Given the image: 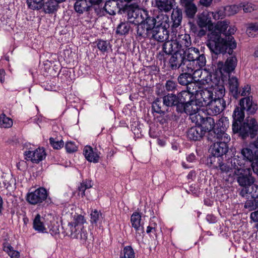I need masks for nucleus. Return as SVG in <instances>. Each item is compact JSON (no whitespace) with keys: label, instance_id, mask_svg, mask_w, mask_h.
<instances>
[{"label":"nucleus","instance_id":"f257e3e1","mask_svg":"<svg viewBox=\"0 0 258 258\" xmlns=\"http://www.w3.org/2000/svg\"><path fill=\"white\" fill-rule=\"evenodd\" d=\"M227 20L217 22L214 29L209 35L207 46L211 52L216 54L227 52L231 54L233 50L236 47V43L232 36L236 31L235 26H229Z\"/></svg>","mask_w":258,"mask_h":258},{"label":"nucleus","instance_id":"f03ea898","mask_svg":"<svg viewBox=\"0 0 258 258\" xmlns=\"http://www.w3.org/2000/svg\"><path fill=\"white\" fill-rule=\"evenodd\" d=\"M232 116V130L234 133H239L243 139L249 136L251 138L255 136L258 131V124L254 118L247 117L243 123L239 125L244 118V110L241 106L235 108Z\"/></svg>","mask_w":258,"mask_h":258},{"label":"nucleus","instance_id":"7ed1b4c3","mask_svg":"<svg viewBox=\"0 0 258 258\" xmlns=\"http://www.w3.org/2000/svg\"><path fill=\"white\" fill-rule=\"evenodd\" d=\"M86 220L81 215H75L73 221L69 223L67 228V233L73 238L80 239L85 241L88 233L84 228Z\"/></svg>","mask_w":258,"mask_h":258},{"label":"nucleus","instance_id":"20e7f679","mask_svg":"<svg viewBox=\"0 0 258 258\" xmlns=\"http://www.w3.org/2000/svg\"><path fill=\"white\" fill-rule=\"evenodd\" d=\"M214 139L219 140H214L215 143L211 146V152L214 158L221 157L225 154L228 151L227 143L230 141V137L228 135H224L223 137H215Z\"/></svg>","mask_w":258,"mask_h":258},{"label":"nucleus","instance_id":"39448f33","mask_svg":"<svg viewBox=\"0 0 258 258\" xmlns=\"http://www.w3.org/2000/svg\"><path fill=\"white\" fill-rule=\"evenodd\" d=\"M48 196L46 190L43 187H39L34 191L27 193L26 200L32 205H39L43 202Z\"/></svg>","mask_w":258,"mask_h":258},{"label":"nucleus","instance_id":"423d86ee","mask_svg":"<svg viewBox=\"0 0 258 258\" xmlns=\"http://www.w3.org/2000/svg\"><path fill=\"white\" fill-rule=\"evenodd\" d=\"M137 5H135V9L128 13L130 22L135 25L143 24L145 20L147 19L148 12L144 9L138 8Z\"/></svg>","mask_w":258,"mask_h":258},{"label":"nucleus","instance_id":"0eeeda50","mask_svg":"<svg viewBox=\"0 0 258 258\" xmlns=\"http://www.w3.org/2000/svg\"><path fill=\"white\" fill-rule=\"evenodd\" d=\"M207 114L216 116L220 114L226 107V102L224 99H214L213 101L206 105Z\"/></svg>","mask_w":258,"mask_h":258},{"label":"nucleus","instance_id":"6e6552de","mask_svg":"<svg viewBox=\"0 0 258 258\" xmlns=\"http://www.w3.org/2000/svg\"><path fill=\"white\" fill-rule=\"evenodd\" d=\"M239 174H234L237 176V182L241 186H247L251 185L254 182V178L251 176V169L246 168Z\"/></svg>","mask_w":258,"mask_h":258},{"label":"nucleus","instance_id":"1a4fd4ad","mask_svg":"<svg viewBox=\"0 0 258 258\" xmlns=\"http://www.w3.org/2000/svg\"><path fill=\"white\" fill-rule=\"evenodd\" d=\"M184 60L185 57L183 54L179 52H176L169 59V67L172 70H176L180 68L182 72L185 71L186 68L184 64Z\"/></svg>","mask_w":258,"mask_h":258},{"label":"nucleus","instance_id":"9d476101","mask_svg":"<svg viewBox=\"0 0 258 258\" xmlns=\"http://www.w3.org/2000/svg\"><path fill=\"white\" fill-rule=\"evenodd\" d=\"M196 98L202 106H206L214 99L211 89H202L197 93Z\"/></svg>","mask_w":258,"mask_h":258},{"label":"nucleus","instance_id":"9b49d317","mask_svg":"<svg viewBox=\"0 0 258 258\" xmlns=\"http://www.w3.org/2000/svg\"><path fill=\"white\" fill-rule=\"evenodd\" d=\"M24 155L27 160H31L35 163H38L46 157V153L43 148H38L34 151H26Z\"/></svg>","mask_w":258,"mask_h":258},{"label":"nucleus","instance_id":"f8f14e48","mask_svg":"<svg viewBox=\"0 0 258 258\" xmlns=\"http://www.w3.org/2000/svg\"><path fill=\"white\" fill-rule=\"evenodd\" d=\"M185 105V113L190 115L192 121H196V116L199 114L198 112L200 111V107L202 106L198 102L197 99L196 100L193 99L188 102H186Z\"/></svg>","mask_w":258,"mask_h":258},{"label":"nucleus","instance_id":"ddd939ff","mask_svg":"<svg viewBox=\"0 0 258 258\" xmlns=\"http://www.w3.org/2000/svg\"><path fill=\"white\" fill-rule=\"evenodd\" d=\"M216 127L213 131L215 137H223L224 135H228L226 131L229 125V119L227 117H221L216 124Z\"/></svg>","mask_w":258,"mask_h":258},{"label":"nucleus","instance_id":"4468645a","mask_svg":"<svg viewBox=\"0 0 258 258\" xmlns=\"http://www.w3.org/2000/svg\"><path fill=\"white\" fill-rule=\"evenodd\" d=\"M190 74L192 73V77L193 80L200 81L201 84H209L212 80L211 77L208 74V73L205 71L203 72L202 68H196L192 69L191 71H188Z\"/></svg>","mask_w":258,"mask_h":258},{"label":"nucleus","instance_id":"2eb2a0df","mask_svg":"<svg viewBox=\"0 0 258 258\" xmlns=\"http://www.w3.org/2000/svg\"><path fill=\"white\" fill-rule=\"evenodd\" d=\"M243 110H246L248 114H253L258 109L256 103L252 101V98L250 97H244L240 100L239 103Z\"/></svg>","mask_w":258,"mask_h":258},{"label":"nucleus","instance_id":"dca6fc26","mask_svg":"<svg viewBox=\"0 0 258 258\" xmlns=\"http://www.w3.org/2000/svg\"><path fill=\"white\" fill-rule=\"evenodd\" d=\"M169 37V31L167 28L156 27L152 30L150 39H154L158 42H164Z\"/></svg>","mask_w":258,"mask_h":258},{"label":"nucleus","instance_id":"f3484780","mask_svg":"<svg viewBox=\"0 0 258 258\" xmlns=\"http://www.w3.org/2000/svg\"><path fill=\"white\" fill-rule=\"evenodd\" d=\"M245 161L244 159L238 156H234L228 159V163L230 164L233 171V174H239L241 171L246 169L245 168Z\"/></svg>","mask_w":258,"mask_h":258},{"label":"nucleus","instance_id":"a211bd4d","mask_svg":"<svg viewBox=\"0 0 258 258\" xmlns=\"http://www.w3.org/2000/svg\"><path fill=\"white\" fill-rule=\"evenodd\" d=\"M196 122H200L201 124L202 127L204 130L207 131L211 132L214 130L215 126V123L214 119L211 117H203L200 114H198L196 116Z\"/></svg>","mask_w":258,"mask_h":258},{"label":"nucleus","instance_id":"6ab92c4d","mask_svg":"<svg viewBox=\"0 0 258 258\" xmlns=\"http://www.w3.org/2000/svg\"><path fill=\"white\" fill-rule=\"evenodd\" d=\"M206 133V130L202 126L196 125L189 128L187 131V137L194 141L200 140Z\"/></svg>","mask_w":258,"mask_h":258},{"label":"nucleus","instance_id":"aec40b11","mask_svg":"<svg viewBox=\"0 0 258 258\" xmlns=\"http://www.w3.org/2000/svg\"><path fill=\"white\" fill-rule=\"evenodd\" d=\"M237 59L235 56H230L228 57L224 64L222 63L221 66L219 67L222 74L226 73L229 74L233 72L237 66Z\"/></svg>","mask_w":258,"mask_h":258},{"label":"nucleus","instance_id":"412c9836","mask_svg":"<svg viewBox=\"0 0 258 258\" xmlns=\"http://www.w3.org/2000/svg\"><path fill=\"white\" fill-rule=\"evenodd\" d=\"M175 42L179 50H185L184 49L189 48L191 45L190 36L187 34H178L175 37Z\"/></svg>","mask_w":258,"mask_h":258},{"label":"nucleus","instance_id":"4be33fe9","mask_svg":"<svg viewBox=\"0 0 258 258\" xmlns=\"http://www.w3.org/2000/svg\"><path fill=\"white\" fill-rule=\"evenodd\" d=\"M211 91L213 94L214 93V99H224L223 97L225 94V89L224 86V83L222 80H218L216 83L211 85Z\"/></svg>","mask_w":258,"mask_h":258},{"label":"nucleus","instance_id":"5701e85b","mask_svg":"<svg viewBox=\"0 0 258 258\" xmlns=\"http://www.w3.org/2000/svg\"><path fill=\"white\" fill-rule=\"evenodd\" d=\"M241 153L243 157L242 159L251 162V166L253 171L258 175V165H255V153L253 154L251 149L246 148L241 150Z\"/></svg>","mask_w":258,"mask_h":258},{"label":"nucleus","instance_id":"b1692460","mask_svg":"<svg viewBox=\"0 0 258 258\" xmlns=\"http://www.w3.org/2000/svg\"><path fill=\"white\" fill-rule=\"evenodd\" d=\"M187 64V67H186L185 71H191L192 69H196V68H203L206 66V59L204 54L201 53L197 58H194L193 60L191 61Z\"/></svg>","mask_w":258,"mask_h":258},{"label":"nucleus","instance_id":"393cba45","mask_svg":"<svg viewBox=\"0 0 258 258\" xmlns=\"http://www.w3.org/2000/svg\"><path fill=\"white\" fill-rule=\"evenodd\" d=\"M201 54L199 49L196 47H190L184 50L183 54L185 57L184 64L186 67H187L189 62H191L194 58H197Z\"/></svg>","mask_w":258,"mask_h":258},{"label":"nucleus","instance_id":"a878e982","mask_svg":"<svg viewBox=\"0 0 258 258\" xmlns=\"http://www.w3.org/2000/svg\"><path fill=\"white\" fill-rule=\"evenodd\" d=\"M228 85L229 91L235 99L239 97V82L238 79L235 77H229Z\"/></svg>","mask_w":258,"mask_h":258},{"label":"nucleus","instance_id":"bb28decb","mask_svg":"<svg viewBox=\"0 0 258 258\" xmlns=\"http://www.w3.org/2000/svg\"><path fill=\"white\" fill-rule=\"evenodd\" d=\"M84 155L86 159L89 162L97 163L99 161V156L97 150L94 149L90 146H86L84 149Z\"/></svg>","mask_w":258,"mask_h":258},{"label":"nucleus","instance_id":"cd10ccee","mask_svg":"<svg viewBox=\"0 0 258 258\" xmlns=\"http://www.w3.org/2000/svg\"><path fill=\"white\" fill-rule=\"evenodd\" d=\"M171 19L172 21V33H174V29L179 27L182 21V13L181 10L178 8L173 9L171 14Z\"/></svg>","mask_w":258,"mask_h":258},{"label":"nucleus","instance_id":"c85d7f7f","mask_svg":"<svg viewBox=\"0 0 258 258\" xmlns=\"http://www.w3.org/2000/svg\"><path fill=\"white\" fill-rule=\"evenodd\" d=\"M141 214L137 212H134L131 217L132 226L136 232H143L144 231V227L141 222Z\"/></svg>","mask_w":258,"mask_h":258},{"label":"nucleus","instance_id":"c756f323","mask_svg":"<svg viewBox=\"0 0 258 258\" xmlns=\"http://www.w3.org/2000/svg\"><path fill=\"white\" fill-rule=\"evenodd\" d=\"M152 108L154 112L160 114L165 115L166 113H168L167 107L161 98H157L153 101Z\"/></svg>","mask_w":258,"mask_h":258},{"label":"nucleus","instance_id":"7c9ffc66","mask_svg":"<svg viewBox=\"0 0 258 258\" xmlns=\"http://www.w3.org/2000/svg\"><path fill=\"white\" fill-rule=\"evenodd\" d=\"M44 218L37 214L33 220V227L34 230L39 233H46L47 229L44 224Z\"/></svg>","mask_w":258,"mask_h":258},{"label":"nucleus","instance_id":"2f4dec72","mask_svg":"<svg viewBox=\"0 0 258 258\" xmlns=\"http://www.w3.org/2000/svg\"><path fill=\"white\" fill-rule=\"evenodd\" d=\"M162 49L166 54H171L180 50L177 46L175 40L166 41L162 46Z\"/></svg>","mask_w":258,"mask_h":258},{"label":"nucleus","instance_id":"473e14b6","mask_svg":"<svg viewBox=\"0 0 258 258\" xmlns=\"http://www.w3.org/2000/svg\"><path fill=\"white\" fill-rule=\"evenodd\" d=\"M137 36L140 39L148 38L151 39L152 30H150L143 24L137 25Z\"/></svg>","mask_w":258,"mask_h":258},{"label":"nucleus","instance_id":"72a5a7b5","mask_svg":"<svg viewBox=\"0 0 258 258\" xmlns=\"http://www.w3.org/2000/svg\"><path fill=\"white\" fill-rule=\"evenodd\" d=\"M105 11L110 15H114L117 11H119V3L115 0L106 2L104 7Z\"/></svg>","mask_w":258,"mask_h":258},{"label":"nucleus","instance_id":"f704fd0d","mask_svg":"<svg viewBox=\"0 0 258 258\" xmlns=\"http://www.w3.org/2000/svg\"><path fill=\"white\" fill-rule=\"evenodd\" d=\"M173 4L170 0H156V7L165 12H168L172 9Z\"/></svg>","mask_w":258,"mask_h":258},{"label":"nucleus","instance_id":"c9c22d12","mask_svg":"<svg viewBox=\"0 0 258 258\" xmlns=\"http://www.w3.org/2000/svg\"><path fill=\"white\" fill-rule=\"evenodd\" d=\"M162 99L165 105L167 107L168 112L169 111V109L172 108L174 105L177 104V102L176 95L172 93H169L164 96Z\"/></svg>","mask_w":258,"mask_h":258},{"label":"nucleus","instance_id":"e433bc0d","mask_svg":"<svg viewBox=\"0 0 258 258\" xmlns=\"http://www.w3.org/2000/svg\"><path fill=\"white\" fill-rule=\"evenodd\" d=\"M58 3L55 0H50L45 3H43V11L45 13H53L57 10Z\"/></svg>","mask_w":258,"mask_h":258},{"label":"nucleus","instance_id":"4c0bfd02","mask_svg":"<svg viewBox=\"0 0 258 258\" xmlns=\"http://www.w3.org/2000/svg\"><path fill=\"white\" fill-rule=\"evenodd\" d=\"M180 4L184 7L186 15L189 18H193L197 11L195 4L193 2L180 3Z\"/></svg>","mask_w":258,"mask_h":258},{"label":"nucleus","instance_id":"58836bf2","mask_svg":"<svg viewBox=\"0 0 258 258\" xmlns=\"http://www.w3.org/2000/svg\"><path fill=\"white\" fill-rule=\"evenodd\" d=\"M184 72L178 76L177 80L180 85L186 86L193 81V77L190 72Z\"/></svg>","mask_w":258,"mask_h":258},{"label":"nucleus","instance_id":"ea45409f","mask_svg":"<svg viewBox=\"0 0 258 258\" xmlns=\"http://www.w3.org/2000/svg\"><path fill=\"white\" fill-rule=\"evenodd\" d=\"M156 27L169 28V18L166 15H159L155 18Z\"/></svg>","mask_w":258,"mask_h":258},{"label":"nucleus","instance_id":"a19ab883","mask_svg":"<svg viewBox=\"0 0 258 258\" xmlns=\"http://www.w3.org/2000/svg\"><path fill=\"white\" fill-rule=\"evenodd\" d=\"M198 25L201 28H206L208 26L209 30L213 26L211 18L207 15H202L199 17Z\"/></svg>","mask_w":258,"mask_h":258},{"label":"nucleus","instance_id":"79ce46f5","mask_svg":"<svg viewBox=\"0 0 258 258\" xmlns=\"http://www.w3.org/2000/svg\"><path fill=\"white\" fill-rule=\"evenodd\" d=\"M177 101L181 102V103H185L188 102L190 100H192L194 98L190 93L186 90L182 91L176 96Z\"/></svg>","mask_w":258,"mask_h":258},{"label":"nucleus","instance_id":"37998d69","mask_svg":"<svg viewBox=\"0 0 258 258\" xmlns=\"http://www.w3.org/2000/svg\"><path fill=\"white\" fill-rule=\"evenodd\" d=\"M12 119L5 114L0 115V126L2 128H10L13 125Z\"/></svg>","mask_w":258,"mask_h":258},{"label":"nucleus","instance_id":"c03bdc74","mask_svg":"<svg viewBox=\"0 0 258 258\" xmlns=\"http://www.w3.org/2000/svg\"><path fill=\"white\" fill-rule=\"evenodd\" d=\"M130 24L127 22H121L117 26L116 33L121 35H125L129 32Z\"/></svg>","mask_w":258,"mask_h":258},{"label":"nucleus","instance_id":"a18cd8bd","mask_svg":"<svg viewBox=\"0 0 258 258\" xmlns=\"http://www.w3.org/2000/svg\"><path fill=\"white\" fill-rule=\"evenodd\" d=\"M258 31V23H250L247 25L246 34L249 37H254L255 32Z\"/></svg>","mask_w":258,"mask_h":258},{"label":"nucleus","instance_id":"49530a36","mask_svg":"<svg viewBox=\"0 0 258 258\" xmlns=\"http://www.w3.org/2000/svg\"><path fill=\"white\" fill-rule=\"evenodd\" d=\"M200 90H201V88L199 83L196 82L194 80L186 85V91L190 93L192 96H194V94L196 95Z\"/></svg>","mask_w":258,"mask_h":258},{"label":"nucleus","instance_id":"de8ad7c7","mask_svg":"<svg viewBox=\"0 0 258 258\" xmlns=\"http://www.w3.org/2000/svg\"><path fill=\"white\" fill-rule=\"evenodd\" d=\"M3 249L12 258H18L19 256V252L15 250L13 247L9 243L4 245Z\"/></svg>","mask_w":258,"mask_h":258},{"label":"nucleus","instance_id":"09e8293b","mask_svg":"<svg viewBox=\"0 0 258 258\" xmlns=\"http://www.w3.org/2000/svg\"><path fill=\"white\" fill-rule=\"evenodd\" d=\"M92 187L91 182L90 181H85L80 184L78 186V195L81 196L82 197L85 196V190L87 189L90 188Z\"/></svg>","mask_w":258,"mask_h":258},{"label":"nucleus","instance_id":"8fccbe9b","mask_svg":"<svg viewBox=\"0 0 258 258\" xmlns=\"http://www.w3.org/2000/svg\"><path fill=\"white\" fill-rule=\"evenodd\" d=\"M28 7L32 10H39L42 8L43 0H27Z\"/></svg>","mask_w":258,"mask_h":258},{"label":"nucleus","instance_id":"3c124183","mask_svg":"<svg viewBox=\"0 0 258 258\" xmlns=\"http://www.w3.org/2000/svg\"><path fill=\"white\" fill-rule=\"evenodd\" d=\"M91 222L92 224H97L100 223L103 218L102 213L96 210L92 211L91 213Z\"/></svg>","mask_w":258,"mask_h":258},{"label":"nucleus","instance_id":"603ef678","mask_svg":"<svg viewBox=\"0 0 258 258\" xmlns=\"http://www.w3.org/2000/svg\"><path fill=\"white\" fill-rule=\"evenodd\" d=\"M147 17L148 18H147V19L145 20L143 24L150 30H153L154 28L156 27L155 18L150 16L149 13L147 14Z\"/></svg>","mask_w":258,"mask_h":258},{"label":"nucleus","instance_id":"864d4df0","mask_svg":"<svg viewBox=\"0 0 258 258\" xmlns=\"http://www.w3.org/2000/svg\"><path fill=\"white\" fill-rule=\"evenodd\" d=\"M213 18L215 20L222 19L227 16L225 7L219 8L215 12H212Z\"/></svg>","mask_w":258,"mask_h":258},{"label":"nucleus","instance_id":"5fc2aeb1","mask_svg":"<svg viewBox=\"0 0 258 258\" xmlns=\"http://www.w3.org/2000/svg\"><path fill=\"white\" fill-rule=\"evenodd\" d=\"M219 168L222 173H229V175L233 173V169L230 164L228 163V160L226 163H219Z\"/></svg>","mask_w":258,"mask_h":258},{"label":"nucleus","instance_id":"6e6d98bb","mask_svg":"<svg viewBox=\"0 0 258 258\" xmlns=\"http://www.w3.org/2000/svg\"><path fill=\"white\" fill-rule=\"evenodd\" d=\"M226 11L228 16L234 15L237 13L241 8V5H230L225 6Z\"/></svg>","mask_w":258,"mask_h":258},{"label":"nucleus","instance_id":"4d7b16f0","mask_svg":"<svg viewBox=\"0 0 258 258\" xmlns=\"http://www.w3.org/2000/svg\"><path fill=\"white\" fill-rule=\"evenodd\" d=\"M97 48L102 52H106L110 47V43L103 40H98L97 44Z\"/></svg>","mask_w":258,"mask_h":258},{"label":"nucleus","instance_id":"13d9d810","mask_svg":"<svg viewBox=\"0 0 258 258\" xmlns=\"http://www.w3.org/2000/svg\"><path fill=\"white\" fill-rule=\"evenodd\" d=\"M172 116V114H167V113H166L165 115L161 114L156 117L157 121L161 124H163L170 120L171 117Z\"/></svg>","mask_w":258,"mask_h":258},{"label":"nucleus","instance_id":"bf43d9fd","mask_svg":"<svg viewBox=\"0 0 258 258\" xmlns=\"http://www.w3.org/2000/svg\"><path fill=\"white\" fill-rule=\"evenodd\" d=\"M249 190L250 198L258 200V185L252 183L249 186Z\"/></svg>","mask_w":258,"mask_h":258},{"label":"nucleus","instance_id":"052dcab7","mask_svg":"<svg viewBox=\"0 0 258 258\" xmlns=\"http://www.w3.org/2000/svg\"><path fill=\"white\" fill-rule=\"evenodd\" d=\"M124 258H135V253L133 248L131 246H126L123 250Z\"/></svg>","mask_w":258,"mask_h":258},{"label":"nucleus","instance_id":"680f3d73","mask_svg":"<svg viewBox=\"0 0 258 258\" xmlns=\"http://www.w3.org/2000/svg\"><path fill=\"white\" fill-rule=\"evenodd\" d=\"M177 87L176 83L172 80L167 81L165 85V88L167 91H174L177 89Z\"/></svg>","mask_w":258,"mask_h":258},{"label":"nucleus","instance_id":"e2e57ef3","mask_svg":"<svg viewBox=\"0 0 258 258\" xmlns=\"http://www.w3.org/2000/svg\"><path fill=\"white\" fill-rule=\"evenodd\" d=\"M49 142L51 146L55 149H59L63 146V142L62 140L55 141L53 138L49 139Z\"/></svg>","mask_w":258,"mask_h":258},{"label":"nucleus","instance_id":"0e129e2a","mask_svg":"<svg viewBox=\"0 0 258 258\" xmlns=\"http://www.w3.org/2000/svg\"><path fill=\"white\" fill-rule=\"evenodd\" d=\"M241 8L245 13H250L256 9V6L251 3H247L246 4H240Z\"/></svg>","mask_w":258,"mask_h":258},{"label":"nucleus","instance_id":"69168bd1","mask_svg":"<svg viewBox=\"0 0 258 258\" xmlns=\"http://www.w3.org/2000/svg\"><path fill=\"white\" fill-rule=\"evenodd\" d=\"M66 149L68 153H73L77 150V147L73 142H68L66 144Z\"/></svg>","mask_w":258,"mask_h":258},{"label":"nucleus","instance_id":"338daca9","mask_svg":"<svg viewBox=\"0 0 258 258\" xmlns=\"http://www.w3.org/2000/svg\"><path fill=\"white\" fill-rule=\"evenodd\" d=\"M173 107H175L176 111L179 113H185V105L183 103L177 101V104L174 105Z\"/></svg>","mask_w":258,"mask_h":258},{"label":"nucleus","instance_id":"774afa93","mask_svg":"<svg viewBox=\"0 0 258 258\" xmlns=\"http://www.w3.org/2000/svg\"><path fill=\"white\" fill-rule=\"evenodd\" d=\"M251 90L250 86L248 85H245L241 91H239L240 92L239 96H244L249 94Z\"/></svg>","mask_w":258,"mask_h":258}]
</instances>
